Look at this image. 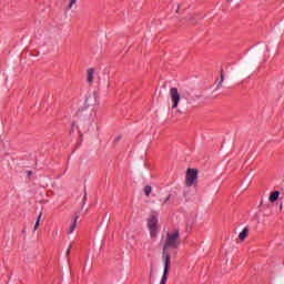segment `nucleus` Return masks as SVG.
Here are the masks:
<instances>
[{"label": "nucleus", "instance_id": "7", "mask_svg": "<svg viewBox=\"0 0 284 284\" xmlns=\"http://www.w3.org/2000/svg\"><path fill=\"white\" fill-rule=\"evenodd\" d=\"M278 196H281V191H274L270 194L268 201L271 203H276V201H278Z\"/></svg>", "mask_w": 284, "mask_h": 284}, {"label": "nucleus", "instance_id": "1", "mask_svg": "<svg viewBox=\"0 0 284 284\" xmlns=\"http://www.w3.org/2000/svg\"><path fill=\"white\" fill-rule=\"evenodd\" d=\"M179 245H181V231H179V229L169 231L166 233V240L162 251V258H164V261H166L168 258L169 261H172L168 248L172 247L173 250H176L179 248Z\"/></svg>", "mask_w": 284, "mask_h": 284}, {"label": "nucleus", "instance_id": "4", "mask_svg": "<svg viewBox=\"0 0 284 284\" xmlns=\"http://www.w3.org/2000/svg\"><path fill=\"white\" fill-rule=\"evenodd\" d=\"M170 97L171 101L173 103L172 108L175 110V108H179V103L181 101V94H179V89L178 88H171L170 89Z\"/></svg>", "mask_w": 284, "mask_h": 284}, {"label": "nucleus", "instance_id": "19", "mask_svg": "<svg viewBox=\"0 0 284 284\" xmlns=\"http://www.w3.org/2000/svg\"><path fill=\"white\" fill-rule=\"evenodd\" d=\"M179 10H180V7H178V9H176V11H175V12H176V13H179Z\"/></svg>", "mask_w": 284, "mask_h": 284}, {"label": "nucleus", "instance_id": "10", "mask_svg": "<svg viewBox=\"0 0 284 284\" xmlns=\"http://www.w3.org/2000/svg\"><path fill=\"white\" fill-rule=\"evenodd\" d=\"M94 101V103H97V93H94L93 95H90L87 100H85V103L88 105H92L91 101Z\"/></svg>", "mask_w": 284, "mask_h": 284}, {"label": "nucleus", "instance_id": "12", "mask_svg": "<svg viewBox=\"0 0 284 284\" xmlns=\"http://www.w3.org/2000/svg\"><path fill=\"white\" fill-rule=\"evenodd\" d=\"M144 194H145V196H150V194H152V186L151 185L144 186Z\"/></svg>", "mask_w": 284, "mask_h": 284}, {"label": "nucleus", "instance_id": "8", "mask_svg": "<svg viewBox=\"0 0 284 284\" xmlns=\"http://www.w3.org/2000/svg\"><path fill=\"white\" fill-rule=\"evenodd\" d=\"M220 72V82L216 85V90H221L223 88V81H225V73L223 72V69Z\"/></svg>", "mask_w": 284, "mask_h": 284}, {"label": "nucleus", "instance_id": "2", "mask_svg": "<svg viewBox=\"0 0 284 284\" xmlns=\"http://www.w3.org/2000/svg\"><path fill=\"white\" fill-rule=\"evenodd\" d=\"M148 227L150 230L151 239H156V230H159V217L151 215L148 219Z\"/></svg>", "mask_w": 284, "mask_h": 284}, {"label": "nucleus", "instance_id": "5", "mask_svg": "<svg viewBox=\"0 0 284 284\" xmlns=\"http://www.w3.org/2000/svg\"><path fill=\"white\" fill-rule=\"evenodd\" d=\"M77 221H79V216H73L71 219V223L69 225V229L67 230V234H73L74 230H77Z\"/></svg>", "mask_w": 284, "mask_h": 284}, {"label": "nucleus", "instance_id": "13", "mask_svg": "<svg viewBox=\"0 0 284 284\" xmlns=\"http://www.w3.org/2000/svg\"><path fill=\"white\" fill-rule=\"evenodd\" d=\"M40 223H41V214L37 219L36 225L33 227V232H37V230H39Z\"/></svg>", "mask_w": 284, "mask_h": 284}, {"label": "nucleus", "instance_id": "14", "mask_svg": "<svg viewBox=\"0 0 284 284\" xmlns=\"http://www.w3.org/2000/svg\"><path fill=\"white\" fill-rule=\"evenodd\" d=\"M187 21L191 23V26H196V19L194 16L189 17Z\"/></svg>", "mask_w": 284, "mask_h": 284}, {"label": "nucleus", "instance_id": "11", "mask_svg": "<svg viewBox=\"0 0 284 284\" xmlns=\"http://www.w3.org/2000/svg\"><path fill=\"white\" fill-rule=\"evenodd\" d=\"M170 196H172L171 194L166 195L164 199H160L161 201V206L165 207V205H168V201H170Z\"/></svg>", "mask_w": 284, "mask_h": 284}, {"label": "nucleus", "instance_id": "9", "mask_svg": "<svg viewBox=\"0 0 284 284\" xmlns=\"http://www.w3.org/2000/svg\"><path fill=\"white\" fill-rule=\"evenodd\" d=\"M250 233V230H247V227H245L239 235L240 241H245V239H247V234Z\"/></svg>", "mask_w": 284, "mask_h": 284}, {"label": "nucleus", "instance_id": "15", "mask_svg": "<svg viewBox=\"0 0 284 284\" xmlns=\"http://www.w3.org/2000/svg\"><path fill=\"white\" fill-rule=\"evenodd\" d=\"M68 10H72L73 6L77 3V0H69Z\"/></svg>", "mask_w": 284, "mask_h": 284}, {"label": "nucleus", "instance_id": "17", "mask_svg": "<svg viewBox=\"0 0 284 284\" xmlns=\"http://www.w3.org/2000/svg\"><path fill=\"white\" fill-rule=\"evenodd\" d=\"M27 176H32V171H28Z\"/></svg>", "mask_w": 284, "mask_h": 284}, {"label": "nucleus", "instance_id": "3", "mask_svg": "<svg viewBox=\"0 0 284 284\" xmlns=\"http://www.w3.org/2000/svg\"><path fill=\"white\" fill-rule=\"evenodd\" d=\"M196 179H199V171L196 169H189L186 171V187H192L196 183Z\"/></svg>", "mask_w": 284, "mask_h": 284}, {"label": "nucleus", "instance_id": "6", "mask_svg": "<svg viewBox=\"0 0 284 284\" xmlns=\"http://www.w3.org/2000/svg\"><path fill=\"white\" fill-rule=\"evenodd\" d=\"M87 81L90 85L94 82V69L90 68L87 71Z\"/></svg>", "mask_w": 284, "mask_h": 284}, {"label": "nucleus", "instance_id": "16", "mask_svg": "<svg viewBox=\"0 0 284 284\" xmlns=\"http://www.w3.org/2000/svg\"><path fill=\"white\" fill-rule=\"evenodd\" d=\"M71 250H72V245L70 244L69 247L67 248V254H70Z\"/></svg>", "mask_w": 284, "mask_h": 284}, {"label": "nucleus", "instance_id": "21", "mask_svg": "<svg viewBox=\"0 0 284 284\" xmlns=\"http://www.w3.org/2000/svg\"><path fill=\"white\" fill-rule=\"evenodd\" d=\"M215 83H219V79H217V80H215Z\"/></svg>", "mask_w": 284, "mask_h": 284}, {"label": "nucleus", "instance_id": "20", "mask_svg": "<svg viewBox=\"0 0 284 284\" xmlns=\"http://www.w3.org/2000/svg\"><path fill=\"white\" fill-rule=\"evenodd\" d=\"M260 206H263V201H261Z\"/></svg>", "mask_w": 284, "mask_h": 284}, {"label": "nucleus", "instance_id": "18", "mask_svg": "<svg viewBox=\"0 0 284 284\" xmlns=\"http://www.w3.org/2000/svg\"><path fill=\"white\" fill-rule=\"evenodd\" d=\"M88 200V193L84 194L83 201L85 202Z\"/></svg>", "mask_w": 284, "mask_h": 284}, {"label": "nucleus", "instance_id": "22", "mask_svg": "<svg viewBox=\"0 0 284 284\" xmlns=\"http://www.w3.org/2000/svg\"><path fill=\"white\" fill-rule=\"evenodd\" d=\"M119 139H121V138H116V140H115V141H119Z\"/></svg>", "mask_w": 284, "mask_h": 284}]
</instances>
